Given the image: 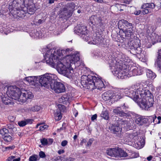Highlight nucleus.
<instances>
[{"label": "nucleus", "mask_w": 161, "mask_h": 161, "mask_svg": "<svg viewBox=\"0 0 161 161\" xmlns=\"http://www.w3.org/2000/svg\"><path fill=\"white\" fill-rule=\"evenodd\" d=\"M72 50L68 48L66 50L54 48L48 50L44 55L47 64L56 67L57 71L68 78L72 77L73 73L71 64L80 59L79 53L77 52L72 54Z\"/></svg>", "instance_id": "f257e3e1"}, {"label": "nucleus", "mask_w": 161, "mask_h": 161, "mask_svg": "<svg viewBox=\"0 0 161 161\" xmlns=\"http://www.w3.org/2000/svg\"><path fill=\"white\" fill-rule=\"evenodd\" d=\"M136 86L131 87L126 93L127 96L133 99L143 109L147 110L153 105V100L148 95L150 92L148 90L143 89L142 86L137 88Z\"/></svg>", "instance_id": "f03ea898"}, {"label": "nucleus", "mask_w": 161, "mask_h": 161, "mask_svg": "<svg viewBox=\"0 0 161 161\" xmlns=\"http://www.w3.org/2000/svg\"><path fill=\"white\" fill-rule=\"evenodd\" d=\"M7 95L14 100L18 101L25 102L28 99H31L33 97L30 92L25 91L22 89L16 88V86H11L7 88L6 92Z\"/></svg>", "instance_id": "7ed1b4c3"}, {"label": "nucleus", "mask_w": 161, "mask_h": 161, "mask_svg": "<svg viewBox=\"0 0 161 161\" xmlns=\"http://www.w3.org/2000/svg\"><path fill=\"white\" fill-rule=\"evenodd\" d=\"M24 0H14L12 3L9 4L8 8L10 13L14 17L24 18L25 16H28V14L26 12V7L24 5Z\"/></svg>", "instance_id": "20e7f679"}, {"label": "nucleus", "mask_w": 161, "mask_h": 161, "mask_svg": "<svg viewBox=\"0 0 161 161\" xmlns=\"http://www.w3.org/2000/svg\"><path fill=\"white\" fill-rule=\"evenodd\" d=\"M81 83L83 86L91 90L96 88L100 90L104 86L103 82L100 79L91 75L82 76Z\"/></svg>", "instance_id": "39448f33"}, {"label": "nucleus", "mask_w": 161, "mask_h": 161, "mask_svg": "<svg viewBox=\"0 0 161 161\" xmlns=\"http://www.w3.org/2000/svg\"><path fill=\"white\" fill-rule=\"evenodd\" d=\"M113 73L114 76L121 79H126L128 77L141 75V72L137 68H135L131 71H129L126 69H121L120 67L118 68Z\"/></svg>", "instance_id": "423d86ee"}, {"label": "nucleus", "mask_w": 161, "mask_h": 161, "mask_svg": "<svg viewBox=\"0 0 161 161\" xmlns=\"http://www.w3.org/2000/svg\"><path fill=\"white\" fill-rule=\"evenodd\" d=\"M57 78L55 75L49 74H46L43 75L37 76L38 84L39 83L42 86L47 88L51 87V83Z\"/></svg>", "instance_id": "0eeeda50"}, {"label": "nucleus", "mask_w": 161, "mask_h": 161, "mask_svg": "<svg viewBox=\"0 0 161 161\" xmlns=\"http://www.w3.org/2000/svg\"><path fill=\"white\" fill-rule=\"evenodd\" d=\"M51 88L55 92L58 93L64 92L65 91L64 85L61 82L55 81V80L51 83Z\"/></svg>", "instance_id": "6e6552de"}, {"label": "nucleus", "mask_w": 161, "mask_h": 161, "mask_svg": "<svg viewBox=\"0 0 161 161\" xmlns=\"http://www.w3.org/2000/svg\"><path fill=\"white\" fill-rule=\"evenodd\" d=\"M90 20L91 23L93 25H96L102 28L104 27V24L100 17H97L96 15L91 16Z\"/></svg>", "instance_id": "1a4fd4ad"}, {"label": "nucleus", "mask_w": 161, "mask_h": 161, "mask_svg": "<svg viewBox=\"0 0 161 161\" xmlns=\"http://www.w3.org/2000/svg\"><path fill=\"white\" fill-rule=\"evenodd\" d=\"M104 39L99 33H95L93 35V37L91 39L89 44H96L102 43Z\"/></svg>", "instance_id": "9d476101"}, {"label": "nucleus", "mask_w": 161, "mask_h": 161, "mask_svg": "<svg viewBox=\"0 0 161 161\" xmlns=\"http://www.w3.org/2000/svg\"><path fill=\"white\" fill-rule=\"evenodd\" d=\"M74 32L76 34L80 36L85 34H87V33L88 32V31L86 27L79 24L75 28Z\"/></svg>", "instance_id": "9b49d317"}, {"label": "nucleus", "mask_w": 161, "mask_h": 161, "mask_svg": "<svg viewBox=\"0 0 161 161\" xmlns=\"http://www.w3.org/2000/svg\"><path fill=\"white\" fill-rule=\"evenodd\" d=\"M25 80L29 83L30 85L36 86H37V76H30L26 77Z\"/></svg>", "instance_id": "f8f14e48"}, {"label": "nucleus", "mask_w": 161, "mask_h": 161, "mask_svg": "<svg viewBox=\"0 0 161 161\" xmlns=\"http://www.w3.org/2000/svg\"><path fill=\"white\" fill-rule=\"evenodd\" d=\"M70 96L67 95H64L59 99L58 101L60 103L64 104H67L70 101Z\"/></svg>", "instance_id": "ddd939ff"}, {"label": "nucleus", "mask_w": 161, "mask_h": 161, "mask_svg": "<svg viewBox=\"0 0 161 161\" xmlns=\"http://www.w3.org/2000/svg\"><path fill=\"white\" fill-rule=\"evenodd\" d=\"M121 125L116 124V121H115L114 125L111 128V131L114 134H117V133L121 132Z\"/></svg>", "instance_id": "4468645a"}, {"label": "nucleus", "mask_w": 161, "mask_h": 161, "mask_svg": "<svg viewBox=\"0 0 161 161\" xmlns=\"http://www.w3.org/2000/svg\"><path fill=\"white\" fill-rule=\"evenodd\" d=\"M147 121V119L144 117L139 116L137 117L135 120L136 123L139 125H142L144 123H146Z\"/></svg>", "instance_id": "2eb2a0df"}, {"label": "nucleus", "mask_w": 161, "mask_h": 161, "mask_svg": "<svg viewBox=\"0 0 161 161\" xmlns=\"http://www.w3.org/2000/svg\"><path fill=\"white\" fill-rule=\"evenodd\" d=\"M118 26L121 27L122 25H125L127 28H133L132 23H129L127 20L124 19H122L119 21Z\"/></svg>", "instance_id": "dca6fc26"}, {"label": "nucleus", "mask_w": 161, "mask_h": 161, "mask_svg": "<svg viewBox=\"0 0 161 161\" xmlns=\"http://www.w3.org/2000/svg\"><path fill=\"white\" fill-rule=\"evenodd\" d=\"M66 7L63 9L64 11H67L68 10L70 11H73L75 9V8H77V6L73 3H68L66 5Z\"/></svg>", "instance_id": "f3484780"}, {"label": "nucleus", "mask_w": 161, "mask_h": 161, "mask_svg": "<svg viewBox=\"0 0 161 161\" xmlns=\"http://www.w3.org/2000/svg\"><path fill=\"white\" fill-rule=\"evenodd\" d=\"M7 95L8 97H6L4 96L2 97V99L3 103L5 105H13L14 102L11 101V99H13L11 97L8 96L7 94Z\"/></svg>", "instance_id": "a211bd4d"}, {"label": "nucleus", "mask_w": 161, "mask_h": 161, "mask_svg": "<svg viewBox=\"0 0 161 161\" xmlns=\"http://www.w3.org/2000/svg\"><path fill=\"white\" fill-rule=\"evenodd\" d=\"M26 12L28 14H33L36 10L35 5L34 4L28 5L26 7Z\"/></svg>", "instance_id": "6ab92c4d"}, {"label": "nucleus", "mask_w": 161, "mask_h": 161, "mask_svg": "<svg viewBox=\"0 0 161 161\" xmlns=\"http://www.w3.org/2000/svg\"><path fill=\"white\" fill-rule=\"evenodd\" d=\"M113 112L116 114L118 115L121 117L126 116L127 115L126 113H125L123 111H121V108L119 107H117L114 109Z\"/></svg>", "instance_id": "aec40b11"}, {"label": "nucleus", "mask_w": 161, "mask_h": 161, "mask_svg": "<svg viewBox=\"0 0 161 161\" xmlns=\"http://www.w3.org/2000/svg\"><path fill=\"white\" fill-rule=\"evenodd\" d=\"M54 116L56 121H59L61 119L62 116L60 109L58 108L54 111Z\"/></svg>", "instance_id": "412c9836"}, {"label": "nucleus", "mask_w": 161, "mask_h": 161, "mask_svg": "<svg viewBox=\"0 0 161 161\" xmlns=\"http://www.w3.org/2000/svg\"><path fill=\"white\" fill-rule=\"evenodd\" d=\"M133 28H126L123 31L126 37H129L132 35L134 33V31L133 29Z\"/></svg>", "instance_id": "4be33fe9"}, {"label": "nucleus", "mask_w": 161, "mask_h": 161, "mask_svg": "<svg viewBox=\"0 0 161 161\" xmlns=\"http://www.w3.org/2000/svg\"><path fill=\"white\" fill-rule=\"evenodd\" d=\"M145 144V142L143 139L138 140L135 143V146L137 149H139L143 147Z\"/></svg>", "instance_id": "5701e85b"}, {"label": "nucleus", "mask_w": 161, "mask_h": 161, "mask_svg": "<svg viewBox=\"0 0 161 161\" xmlns=\"http://www.w3.org/2000/svg\"><path fill=\"white\" fill-rule=\"evenodd\" d=\"M133 47L135 50L136 51V52L137 54H140L142 52V49L139 47V44L138 42L136 43L134 42H133Z\"/></svg>", "instance_id": "b1692460"}, {"label": "nucleus", "mask_w": 161, "mask_h": 161, "mask_svg": "<svg viewBox=\"0 0 161 161\" xmlns=\"http://www.w3.org/2000/svg\"><path fill=\"white\" fill-rule=\"evenodd\" d=\"M146 75L148 78L153 80L154 79L156 76L152 71L148 69L147 70Z\"/></svg>", "instance_id": "393cba45"}, {"label": "nucleus", "mask_w": 161, "mask_h": 161, "mask_svg": "<svg viewBox=\"0 0 161 161\" xmlns=\"http://www.w3.org/2000/svg\"><path fill=\"white\" fill-rule=\"evenodd\" d=\"M112 95L108 92H104L102 95L103 99L105 101H107L112 99Z\"/></svg>", "instance_id": "a878e982"}, {"label": "nucleus", "mask_w": 161, "mask_h": 161, "mask_svg": "<svg viewBox=\"0 0 161 161\" xmlns=\"http://www.w3.org/2000/svg\"><path fill=\"white\" fill-rule=\"evenodd\" d=\"M126 136H128V141H133L134 140H135L138 138L137 136L134 135L133 134H128L127 133Z\"/></svg>", "instance_id": "bb28decb"}, {"label": "nucleus", "mask_w": 161, "mask_h": 161, "mask_svg": "<svg viewBox=\"0 0 161 161\" xmlns=\"http://www.w3.org/2000/svg\"><path fill=\"white\" fill-rule=\"evenodd\" d=\"M155 7V5L153 3H144L142 5L143 8H149L153 9Z\"/></svg>", "instance_id": "cd10ccee"}, {"label": "nucleus", "mask_w": 161, "mask_h": 161, "mask_svg": "<svg viewBox=\"0 0 161 161\" xmlns=\"http://www.w3.org/2000/svg\"><path fill=\"white\" fill-rule=\"evenodd\" d=\"M80 37L84 41L88 42V43H89V42L90 41V38L89 37L88 32L87 33V34H84L80 35Z\"/></svg>", "instance_id": "c85d7f7f"}, {"label": "nucleus", "mask_w": 161, "mask_h": 161, "mask_svg": "<svg viewBox=\"0 0 161 161\" xmlns=\"http://www.w3.org/2000/svg\"><path fill=\"white\" fill-rule=\"evenodd\" d=\"M128 155H130V158H135L139 156V154L138 152H129Z\"/></svg>", "instance_id": "c756f323"}, {"label": "nucleus", "mask_w": 161, "mask_h": 161, "mask_svg": "<svg viewBox=\"0 0 161 161\" xmlns=\"http://www.w3.org/2000/svg\"><path fill=\"white\" fill-rule=\"evenodd\" d=\"M155 64L159 69V70L161 72V57H158V58L155 61Z\"/></svg>", "instance_id": "7c9ffc66"}, {"label": "nucleus", "mask_w": 161, "mask_h": 161, "mask_svg": "<svg viewBox=\"0 0 161 161\" xmlns=\"http://www.w3.org/2000/svg\"><path fill=\"white\" fill-rule=\"evenodd\" d=\"M9 131L6 128H3L0 130V134L2 135V137L8 134Z\"/></svg>", "instance_id": "2f4dec72"}, {"label": "nucleus", "mask_w": 161, "mask_h": 161, "mask_svg": "<svg viewBox=\"0 0 161 161\" xmlns=\"http://www.w3.org/2000/svg\"><path fill=\"white\" fill-rule=\"evenodd\" d=\"M3 138L6 142H10L12 140V137L8 134L5 136Z\"/></svg>", "instance_id": "473e14b6"}, {"label": "nucleus", "mask_w": 161, "mask_h": 161, "mask_svg": "<svg viewBox=\"0 0 161 161\" xmlns=\"http://www.w3.org/2000/svg\"><path fill=\"white\" fill-rule=\"evenodd\" d=\"M116 124L121 125V127L123 125H124L127 123V122L125 120H123L122 119H120L116 121Z\"/></svg>", "instance_id": "72a5a7b5"}, {"label": "nucleus", "mask_w": 161, "mask_h": 161, "mask_svg": "<svg viewBox=\"0 0 161 161\" xmlns=\"http://www.w3.org/2000/svg\"><path fill=\"white\" fill-rule=\"evenodd\" d=\"M117 157H126L128 156V154L125 152H117Z\"/></svg>", "instance_id": "f704fd0d"}, {"label": "nucleus", "mask_w": 161, "mask_h": 161, "mask_svg": "<svg viewBox=\"0 0 161 161\" xmlns=\"http://www.w3.org/2000/svg\"><path fill=\"white\" fill-rule=\"evenodd\" d=\"M40 158L36 155H33L31 156L29 158V161H37L39 160Z\"/></svg>", "instance_id": "c9c22d12"}, {"label": "nucleus", "mask_w": 161, "mask_h": 161, "mask_svg": "<svg viewBox=\"0 0 161 161\" xmlns=\"http://www.w3.org/2000/svg\"><path fill=\"white\" fill-rule=\"evenodd\" d=\"M101 117L105 119H108L109 118V116L108 112L107 111H103L101 114Z\"/></svg>", "instance_id": "e433bc0d"}, {"label": "nucleus", "mask_w": 161, "mask_h": 161, "mask_svg": "<svg viewBox=\"0 0 161 161\" xmlns=\"http://www.w3.org/2000/svg\"><path fill=\"white\" fill-rule=\"evenodd\" d=\"M3 149L2 150L3 151H4L5 150L6 151H9V150H13L14 148H15V146L14 145H12L11 146H8L7 147H2Z\"/></svg>", "instance_id": "4c0bfd02"}, {"label": "nucleus", "mask_w": 161, "mask_h": 161, "mask_svg": "<svg viewBox=\"0 0 161 161\" xmlns=\"http://www.w3.org/2000/svg\"><path fill=\"white\" fill-rule=\"evenodd\" d=\"M106 151H122L121 148L118 147H116L113 148H108L106 150Z\"/></svg>", "instance_id": "58836bf2"}, {"label": "nucleus", "mask_w": 161, "mask_h": 161, "mask_svg": "<svg viewBox=\"0 0 161 161\" xmlns=\"http://www.w3.org/2000/svg\"><path fill=\"white\" fill-rule=\"evenodd\" d=\"M117 152H107V154L111 157H117Z\"/></svg>", "instance_id": "ea45409f"}, {"label": "nucleus", "mask_w": 161, "mask_h": 161, "mask_svg": "<svg viewBox=\"0 0 161 161\" xmlns=\"http://www.w3.org/2000/svg\"><path fill=\"white\" fill-rule=\"evenodd\" d=\"M40 108L41 107L40 106L36 105L32 107L31 108H29V109L31 111H37L39 110Z\"/></svg>", "instance_id": "a19ab883"}, {"label": "nucleus", "mask_w": 161, "mask_h": 161, "mask_svg": "<svg viewBox=\"0 0 161 161\" xmlns=\"http://www.w3.org/2000/svg\"><path fill=\"white\" fill-rule=\"evenodd\" d=\"M154 34V36H153V37L152 38V39L153 41L155 43L158 42H160V40H158V39L159 36L158 35H155V34Z\"/></svg>", "instance_id": "79ce46f5"}, {"label": "nucleus", "mask_w": 161, "mask_h": 161, "mask_svg": "<svg viewBox=\"0 0 161 161\" xmlns=\"http://www.w3.org/2000/svg\"><path fill=\"white\" fill-rule=\"evenodd\" d=\"M17 86H18V87H16L17 88H19V91L21 90V89H23V86H24V82L21 81L20 82H19L17 83Z\"/></svg>", "instance_id": "37998d69"}, {"label": "nucleus", "mask_w": 161, "mask_h": 161, "mask_svg": "<svg viewBox=\"0 0 161 161\" xmlns=\"http://www.w3.org/2000/svg\"><path fill=\"white\" fill-rule=\"evenodd\" d=\"M39 155L40 158H46L48 155L46 154L44 152H40Z\"/></svg>", "instance_id": "c03bdc74"}, {"label": "nucleus", "mask_w": 161, "mask_h": 161, "mask_svg": "<svg viewBox=\"0 0 161 161\" xmlns=\"http://www.w3.org/2000/svg\"><path fill=\"white\" fill-rule=\"evenodd\" d=\"M112 99H115V100H118L119 99H120L121 98V96L119 93H118L116 95L112 96Z\"/></svg>", "instance_id": "a18cd8bd"}, {"label": "nucleus", "mask_w": 161, "mask_h": 161, "mask_svg": "<svg viewBox=\"0 0 161 161\" xmlns=\"http://www.w3.org/2000/svg\"><path fill=\"white\" fill-rule=\"evenodd\" d=\"M141 8L143 9L142 11V12L143 14H147L149 13V10L147 8H142V5L141 7Z\"/></svg>", "instance_id": "49530a36"}, {"label": "nucleus", "mask_w": 161, "mask_h": 161, "mask_svg": "<svg viewBox=\"0 0 161 161\" xmlns=\"http://www.w3.org/2000/svg\"><path fill=\"white\" fill-rule=\"evenodd\" d=\"M41 142L42 143V144L43 145L46 146L48 145L47 139L45 138H43L41 139Z\"/></svg>", "instance_id": "de8ad7c7"}, {"label": "nucleus", "mask_w": 161, "mask_h": 161, "mask_svg": "<svg viewBox=\"0 0 161 161\" xmlns=\"http://www.w3.org/2000/svg\"><path fill=\"white\" fill-rule=\"evenodd\" d=\"M94 139L93 138L90 139L88 142H87V143L86 145V148H87L90 147Z\"/></svg>", "instance_id": "09e8293b"}, {"label": "nucleus", "mask_w": 161, "mask_h": 161, "mask_svg": "<svg viewBox=\"0 0 161 161\" xmlns=\"http://www.w3.org/2000/svg\"><path fill=\"white\" fill-rule=\"evenodd\" d=\"M18 124L20 127L24 126L26 125L25 120L19 121Z\"/></svg>", "instance_id": "8fccbe9b"}, {"label": "nucleus", "mask_w": 161, "mask_h": 161, "mask_svg": "<svg viewBox=\"0 0 161 161\" xmlns=\"http://www.w3.org/2000/svg\"><path fill=\"white\" fill-rule=\"evenodd\" d=\"M8 128L9 129H12L13 131H16V128L14 127V125L13 124H8Z\"/></svg>", "instance_id": "3c124183"}, {"label": "nucleus", "mask_w": 161, "mask_h": 161, "mask_svg": "<svg viewBox=\"0 0 161 161\" xmlns=\"http://www.w3.org/2000/svg\"><path fill=\"white\" fill-rule=\"evenodd\" d=\"M48 127V126L47 125H41L40 127V130L41 131H43L45 129H47Z\"/></svg>", "instance_id": "603ef678"}, {"label": "nucleus", "mask_w": 161, "mask_h": 161, "mask_svg": "<svg viewBox=\"0 0 161 161\" xmlns=\"http://www.w3.org/2000/svg\"><path fill=\"white\" fill-rule=\"evenodd\" d=\"M26 124H31L32 123L33 120L31 119H27L25 120Z\"/></svg>", "instance_id": "864d4df0"}, {"label": "nucleus", "mask_w": 161, "mask_h": 161, "mask_svg": "<svg viewBox=\"0 0 161 161\" xmlns=\"http://www.w3.org/2000/svg\"><path fill=\"white\" fill-rule=\"evenodd\" d=\"M68 143V142L66 140H64L62 142H61V145L63 146L64 147Z\"/></svg>", "instance_id": "5fc2aeb1"}, {"label": "nucleus", "mask_w": 161, "mask_h": 161, "mask_svg": "<svg viewBox=\"0 0 161 161\" xmlns=\"http://www.w3.org/2000/svg\"><path fill=\"white\" fill-rule=\"evenodd\" d=\"M48 145H49L52 143L53 142V140L52 139H47Z\"/></svg>", "instance_id": "6e6d98bb"}, {"label": "nucleus", "mask_w": 161, "mask_h": 161, "mask_svg": "<svg viewBox=\"0 0 161 161\" xmlns=\"http://www.w3.org/2000/svg\"><path fill=\"white\" fill-rule=\"evenodd\" d=\"M8 118L11 121H14L15 119V118L12 116H9L8 117Z\"/></svg>", "instance_id": "4d7b16f0"}, {"label": "nucleus", "mask_w": 161, "mask_h": 161, "mask_svg": "<svg viewBox=\"0 0 161 161\" xmlns=\"http://www.w3.org/2000/svg\"><path fill=\"white\" fill-rule=\"evenodd\" d=\"M97 118V115L96 114H95L93 115L91 117V120L92 121H94V120L96 119Z\"/></svg>", "instance_id": "13d9d810"}, {"label": "nucleus", "mask_w": 161, "mask_h": 161, "mask_svg": "<svg viewBox=\"0 0 161 161\" xmlns=\"http://www.w3.org/2000/svg\"><path fill=\"white\" fill-rule=\"evenodd\" d=\"M116 60H112L110 61H109V63L112 66V67H113L114 66V62H115Z\"/></svg>", "instance_id": "bf43d9fd"}, {"label": "nucleus", "mask_w": 161, "mask_h": 161, "mask_svg": "<svg viewBox=\"0 0 161 161\" xmlns=\"http://www.w3.org/2000/svg\"><path fill=\"white\" fill-rule=\"evenodd\" d=\"M86 139H82L81 142H80V144L81 145H83L84 144H86Z\"/></svg>", "instance_id": "052dcab7"}, {"label": "nucleus", "mask_w": 161, "mask_h": 161, "mask_svg": "<svg viewBox=\"0 0 161 161\" xmlns=\"http://www.w3.org/2000/svg\"><path fill=\"white\" fill-rule=\"evenodd\" d=\"M34 22H35L36 24H40L42 23V20L41 19H39L37 21L35 19L34 20Z\"/></svg>", "instance_id": "680f3d73"}, {"label": "nucleus", "mask_w": 161, "mask_h": 161, "mask_svg": "<svg viewBox=\"0 0 161 161\" xmlns=\"http://www.w3.org/2000/svg\"><path fill=\"white\" fill-rule=\"evenodd\" d=\"M15 158V157L14 156H12L10 157H9L7 159L9 161H13V160Z\"/></svg>", "instance_id": "e2e57ef3"}, {"label": "nucleus", "mask_w": 161, "mask_h": 161, "mask_svg": "<svg viewBox=\"0 0 161 161\" xmlns=\"http://www.w3.org/2000/svg\"><path fill=\"white\" fill-rule=\"evenodd\" d=\"M141 12V11L140 10L136 11L134 12V14L136 15H139Z\"/></svg>", "instance_id": "0e129e2a"}, {"label": "nucleus", "mask_w": 161, "mask_h": 161, "mask_svg": "<svg viewBox=\"0 0 161 161\" xmlns=\"http://www.w3.org/2000/svg\"><path fill=\"white\" fill-rule=\"evenodd\" d=\"M39 32L36 31V32L35 33V35L37 37H38V38H40V36L39 35Z\"/></svg>", "instance_id": "69168bd1"}, {"label": "nucleus", "mask_w": 161, "mask_h": 161, "mask_svg": "<svg viewBox=\"0 0 161 161\" xmlns=\"http://www.w3.org/2000/svg\"><path fill=\"white\" fill-rule=\"evenodd\" d=\"M123 106H124V109H126L129 108V106L127 105H126L125 103H124Z\"/></svg>", "instance_id": "338daca9"}, {"label": "nucleus", "mask_w": 161, "mask_h": 161, "mask_svg": "<svg viewBox=\"0 0 161 161\" xmlns=\"http://www.w3.org/2000/svg\"><path fill=\"white\" fill-rule=\"evenodd\" d=\"M152 158L153 157L151 155H150L147 158V159L148 161H149L152 159Z\"/></svg>", "instance_id": "774afa93"}]
</instances>
